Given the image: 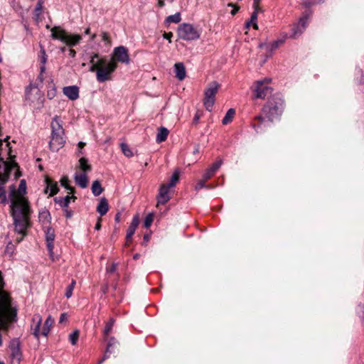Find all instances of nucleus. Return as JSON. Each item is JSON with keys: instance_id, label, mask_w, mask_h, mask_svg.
Instances as JSON below:
<instances>
[{"instance_id": "1", "label": "nucleus", "mask_w": 364, "mask_h": 364, "mask_svg": "<svg viewBox=\"0 0 364 364\" xmlns=\"http://www.w3.org/2000/svg\"><path fill=\"white\" fill-rule=\"evenodd\" d=\"M11 212L14 219L15 230L21 236L16 238L18 243L21 242L27 234V229L31 227L30 217L31 210L28 201L23 197L26 185L24 180L21 181L18 191L14 186H10Z\"/></svg>"}, {"instance_id": "2", "label": "nucleus", "mask_w": 364, "mask_h": 364, "mask_svg": "<svg viewBox=\"0 0 364 364\" xmlns=\"http://www.w3.org/2000/svg\"><path fill=\"white\" fill-rule=\"evenodd\" d=\"M90 71L96 73L98 82H104L111 79L112 73L115 70L117 64L114 60L107 62L105 58H100L97 53L91 56Z\"/></svg>"}, {"instance_id": "3", "label": "nucleus", "mask_w": 364, "mask_h": 364, "mask_svg": "<svg viewBox=\"0 0 364 364\" xmlns=\"http://www.w3.org/2000/svg\"><path fill=\"white\" fill-rule=\"evenodd\" d=\"M284 109V100L282 96L277 93L269 98L262 108V112L269 122H274L280 118Z\"/></svg>"}, {"instance_id": "4", "label": "nucleus", "mask_w": 364, "mask_h": 364, "mask_svg": "<svg viewBox=\"0 0 364 364\" xmlns=\"http://www.w3.org/2000/svg\"><path fill=\"white\" fill-rule=\"evenodd\" d=\"M51 129V139L49 145L52 151H57L63 146L65 141L64 139V129L57 117L53 119Z\"/></svg>"}, {"instance_id": "5", "label": "nucleus", "mask_w": 364, "mask_h": 364, "mask_svg": "<svg viewBox=\"0 0 364 364\" xmlns=\"http://www.w3.org/2000/svg\"><path fill=\"white\" fill-rule=\"evenodd\" d=\"M51 37L53 39L60 40L69 46H74L79 43L82 37L78 34H69L59 26L51 28Z\"/></svg>"}, {"instance_id": "6", "label": "nucleus", "mask_w": 364, "mask_h": 364, "mask_svg": "<svg viewBox=\"0 0 364 364\" xmlns=\"http://www.w3.org/2000/svg\"><path fill=\"white\" fill-rule=\"evenodd\" d=\"M219 87L220 85L217 82L213 81L208 84L204 91L203 105L209 112L212 111V108L215 100V95L217 94Z\"/></svg>"}, {"instance_id": "7", "label": "nucleus", "mask_w": 364, "mask_h": 364, "mask_svg": "<svg viewBox=\"0 0 364 364\" xmlns=\"http://www.w3.org/2000/svg\"><path fill=\"white\" fill-rule=\"evenodd\" d=\"M178 36L185 41H194L200 37V32L190 23H183L178 28Z\"/></svg>"}, {"instance_id": "8", "label": "nucleus", "mask_w": 364, "mask_h": 364, "mask_svg": "<svg viewBox=\"0 0 364 364\" xmlns=\"http://www.w3.org/2000/svg\"><path fill=\"white\" fill-rule=\"evenodd\" d=\"M270 81L271 79L265 78L255 82L254 88L255 98L264 99L268 94L272 92V88L267 85Z\"/></svg>"}, {"instance_id": "9", "label": "nucleus", "mask_w": 364, "mask_h": 364, "mask_svg": "<svg viewBox=\"0 0 364 364\" xmlns=\"http://www.w3.org/2000/svg\"><path fill=\"white\" fill-rule=\"evenodd\" d=\"M110 60H114V62H120L125 64H129L130 59L128 53V50L123 46L116 47L112 53V56Z\"/></svg>"}, {"instance_id": "10", "label": "nucleus", "mask_w": 364, "mask_h": 364, "mask_svg": "<svg viewBox=\"0 0 364 364\" xmlns=\"http://www.w3.org/2000/svg\"><path fill=\"white\" fill-rule=\"evenodd\" d=\"M9 348L11 350V364H20L21 353L20 350V343L16 339L10 342Z\"/></svg>"}, {"instance_id": "11", "label": "nucleus", "mask_w": 364, "mask_h": 364, "mask_svg": "<svg viewBox=\"0 0 364 364\" xmlns=\"http://www.w3.org/2000/svg\"><path fill=\"white\" fill-rule=\"evenodd\" d=\"M170 187L166 184H162L159 188V192L157 196V205L160 204H166L171 198L168 195Z\"/></svg>"}, {"instance_id": "12", "label": "nucleus", "mask_w": 364, "mask_h": 364, "mask_svg": "<svg viewBox=\"0 0 364 364\" xmlns=\"http://www.w3.org/2000/svg\"><path fill=\"white\" fill-rule=\"evenodd\" d=\"M307 23V17L304 16L299 19L298 23L294 25L292 28V33L290 37L293 38H296L297 36H300L306 28Z\"/></svg>"}, {"instance_id": "13", "label": "nucleus", "mask_w": 364, "mask_h": 364, "mask_svg": "<svg viewBox=\"0 0 364 364\" xmlns=\"http://www.w3.org/2000/svg\"><path fill=\"white\" fill-rule=\"evenodd\" d=\"M46 233V240L47 242V248L49 252L50 256L53 257V242L55 240V231L52 228L47 227L46 230L45 231Z\"/></svg>"}, {"instance_id": "14", "label": "nucleus", "mask_w": 364, "mask_h": 364, "mask_svg": "<svg viewBox=\"0 0 364 364\" xmlns=\"http://www.w3.org/2000/svg\"><path fill=\"white\" fill-rule=\"evenodd\" d=\"M139 217H138V215H136L133 218L132 221L127 231V235H126L127 245H128L129 242H131L132 237L133 235L134 234L135 230L139 225Z\"/></svg>"}, {"instance_id": "15", "label": "nucleus", "mask_w": 364, "mask_h": 364, "mask_svg": "<svg viewBox=\"0 0 364 364\" xmlns=\"http://www.w3.org/2000/svg\"><path fill=\"white\" fill-rule=\"evenodd\" d=\"M63 94L71 100L79 97V89L77 86H68L63 88Z\"/></svg>"}, {"instance_id": "16", "label": "nucleus", "mask_w": 364, "mask_h": 364, "mask_svg": "<svg viewBox=\"0 0 364 364\" xmlns=\"http://www.w3.org/2000/svg\"><path fill=\"white\" fill-rule=\"evenodd\" d=\"M174 72L176 74V77L178 80H183L185 79L186 76V71L185 65L183 63H176L174 65Z\"/></svg>"}, {"instance_id": "17", "label": "nucleus", "mask_w": 364, "mask_h": 364, "mask_svg": "<svg viewBox=\"0 0 364 364\" xmlns=\"http://www.w3.org/2000/svg\"><path fill=\"white\" fill-rule=\"evenodd\" d=\"M45 182L46 183V188L45 189L46 193H48V189H50L49 196H53L58 193L59 189L57 183L53 182L49 177L46 178Z\"/></svg>"}, {"instance_id": "18", "label": "nucleus", "mask_w": 364, "mask_h": 364, "mask_svg": "<svg viewBox=\"0 0 364 364\" xmlns=\"http://www.w3.org/2000/svg\"><path fill=\"white\" fill-rule=\"evenodd\" d=\"M39 222L45 227L50 224L51 217L50 213L46 209H42L38 213Z\"/></svg>"}, {"instance_id": "19", "label": "nucleus", "mask_w": 364, "mask_h": 364, "mask_svg": "<svg viewBox=\"0 0 364 364\" xmlns=\"http://www.w3.org/2000/svg\"><path fill=\"white\" fill-rule=\"evenodd\" d=\"M75 183L81 188H85L87 186L88 178L85 173H75L74 176Z\"/></svg>"}, {"instance_id": "20", "label": "nucleus", "mask_w": 364, "mask_h": 364, "mask_svg": "<svg viewBox=\"0 0 364 364\" xmlns=\"http://www.w3.org/2000/svg\"><path fill=\"white\" fill-rule=\"evenodd\" d=\"M169 131L164 127L159 128L156 141L157 143H161L166 140Z\"/></svg>"}, {"instance_id": "21", "label": "nucleus", "mask_w": 364, "mask_h": 364, "mask_svg": "<svg viewBox=\"0 0 364 364\" xmlns=\"http://www.w3.org/2000/svg\"><path fill=\"white\" fill-rule=\"evenodd\" d=\"M109 210L108 203L106 198H102L97 207V211L101 216L105 215Z\"/></svg>"}, {"instance_id": "22", "label": "nucleus", "mask_w": 364, "mask_h": 364, "mask_svg": "<svg viewBox=\"0 0 364 364\" xmlns=\"http://www.w3.org/2000/svg\"><path fill=\"white\" fill-rule=\"evenodd\" d=\"M71 199L75 200L76 199V197L74 196H67L65 198H55V203H59V205L61 207L66 208L68 206Z\"/></svg>"}, {"instance_id": "23", "label": "nucleus", "mask_w": 364, "mask_h": 364, "mask_svg": "<svg viewBox=\"0 0 364 364\" xmlns=\"http://www.w3.org/2000/svg\"><path fill=\"white\" fill-rule=\"evenodd\" d=\"M78 168L83 172L85 173L90 171L92 169L91 166L88 164V161L86 158L82 157L79 159Z\"/></svg>"}, {"instance_id": "24", "label": "nucleus", "mask_w": 364, "mask_h": 364, "mask_svg": "<svg viewBox=\"0 0 364 364\" xmlns=\"http://www.w3.org/2000/svg\"><path fill=\"white\" fill-rule=\"evenodd\" d=\"M284 43L283 40L276 41H274L271 45L267 44H260L259 48H265L267 50H269L272 52L273 50H276L280 45H282Z\"/></svg>"}, {"instance_id": "25", "label": "nucleus", "mask_w": 364, "mask_h": 364, "mask_svg": "<svg viewBox=\"0 0 364 364\" xmlns=\"http://www.w3.org/2000/svg\"><path fill=\"white\" fill-rule=\"evenodd\" d=\"M92 193L95 196H100L104 191L99 181H93L91 187Z\"/></svg>"}, {"instance_id": "26", "label": "nucleus", "mask_w": 364, "mask_h": 364, "mask_svg": "<svg viewBox=\"0 0 364 364\" xmlns=\"http://www.w3.org/2000/svg\"><path fill=\"white\" fill-rule=\"evenodd\" d=\"M259 11L254 10L251 15V18L249 21L246 23V27L249 28L251 25H252L253 28L256 30L258 29V26L257 24V13Z\"/></svg>"}, {"instance_id": "27", "label": "nucleus", "mask_w": 364, "mask_h": 364, "mask_svg": "<svg viewBox=\"0 0 364 364\" xmlns=\"http://www.w3.org/2000/svg\"><path fill=\"white\" fill-rule=\"evenodd\" d=\"M33 95H38V90L36 87H29L26 89V97L30 102H34L35 97L33 96Z\"/></svg>"}, {"instance_id": "28", "label": "nucleus", "mask_w": 364, "mask_h": 364, "mask_svg": "<svg viewBox=\"0 0 364 364\" xmlns=\"http://www.w3.org/2000/svg\"><path fill=\"white\" fill-rule=\"evenodd\" d=\"M235 114V111L234 109L231 108V109H228L225 116L223 119V121H222L223 124H228L230 123L234 117Z\"/></svg>"}, {"instance_id": "29", "label": "nucleus", "mask_w": 364, "mask_h": 364, "mask_svg": "<svg viewBox=\"0 0 364 364\" xmlns=\"http://www.w3.org/2000/svg\"><path fill=\"white\" fill-rule=\"evenodd\" d=\"M53 323V319L51 318V316H49L47 319L46 320L43 330H42V334L45 336H46L50 331V328L52 326Z\"/></svg>"}, {"instance_id": "30", "label": "nucleus", "mask_w": 364, "mask_h": 364, "mask_svg": "<svg viewBox=\"0 0 364 364\" xmlns=\"http://www.w3.org/2000/svg\"><path fill=\"white\" fill-rule=\"evenodd\" d=\"M179 174H180L179 171L176 170L171 178L169 183H168L166 185L168 186H169L170 188L174 187L175 185L176 184V183L179 180Z\"/></svg>"}, {"instance_id": "31", "label": "nucleus", "mask_w": 364, "mask_h": 364, "mask_svg": "<svg viewBox=\"0 0 364 364\" xmlns=\"http://www.w3.org/2000/svg\"><path fill=\"white\" fill-rule=\"evenodd\" d=\"M68 182L69 180L66 176L63 177L60 180L61 185L67 190L70 191L69 193L73 194L75 193V189L73 187L69 186Z\"/></svg>"}, {"instance_id": "32", "label": "nucleus", "mask_w": 364, "mask_h": 364, "mask_svg": "<svg viewBox=\"0 0 364 364\" xmlns=\"http://www.w3.org/2000/svg\"><path fill=\"white\" fill-rule=\"evenodd\" d=\"M181 14L180 13H176L173 15H171V16H168L166 19V21L167 23H179L181 21Z\"/></svg>"}, {"instance_id": "33", "label": "nucleus", "mask_w": 364, "mask_h": 364, "mask_svg": "<svg viewBox=\"0 0 364 364\" xmlns=\"http://www.w3.org/2000/svg\"><path fill=\"white\" fill-rule=\"evenodd\" d=\"M120 146H121L122 151L126 156L131 157L133 156V153L127 144H126L124 143H122Z\"/></svg>"}, {"instance_id": "34", "label": "nucleus", "mask_w": 364, "mask_h": 364, "mask_svg": "<svg viewBox=\"0 0 364 364\" xmlns=\"http://www.w3.org/2000/svg\"><path fill=\"white\" fill-rule=\"evenodd\" d=\"M80 332L78 330L75 331L69 336V341L72 345H75L79 338Z\"/></svg>"}, {"instance_id": "35", "label": "nucleus", "mask_w": 364, "mask_h": 364, "mask_svg": "<svg viewBox=\"0 0 364 364\" xmlns=\"http://www.w3.org/2000/svg\"><path fill=\"white\" fill-rule=\"evenodd\" d=\"M43 0H38L36 6L35 8V16L36 18H38L41 14L42 10H43Z\"/></svg>"}, {"instance_id": "36", "label": "nucleus", "mask_w": 364, "mask_h": 364, "mask_svg": "<svg viewBox=\"0 0 364 364\" xmlns=\"http://www.w3.org/2000/svg\"><path fill=\"white\" fill-rule=\"evenodd\" d=\"M75 281L74 279H73L71 283L68 285V287L66 289L65 295L68 299L72 296L73 291L75 288Z\"/></svg>"}, {"instance_id": "37", "label": "nucleus", "mask_w": 364, "mask_h": 364, "mask_svg": "<svg viewBox=\"0 0 364 364\" xmlns=\"http://www.w3.org/2000/svg\"><path fill=\"white\" fill-rule=\"evenodd\" d=\"M222 164L223 160L219 159L214 164H213V165L209 168V169L215 174V172L220 168Z\"/></svg>"}, {"instance_id": "38", "label": "nucleus", "mask_w": 364, "mask_h": 364, "mask_svg": "<svg viewBox=\"0 0 364 364\" xmlns=\"http://www.w3.org/2000/svg\"><path fill=\"white\" fill-rule=\"evenodd\" d=\"M153 220H154L153 213L148 214L144 219V226L146 228H149L151 226V225L152 224Z\"/></svg>"}, {"instance_id": "39", "label": "nucleus", "mask_w": 364, "mask_h": 364, "mask_svg": "<svg viewBox=\"0 0 364 364\" xmlns=\"http://www.w3.org/2000/svg\"><path fill=\"white\" fill-rule=\"evenodd\" d=\"M114 323V318H110L109 321L107 323L105 328L104 330V333L106 336H108V334L110 333Z\"/></svg>"}, {"instance_id": "40", "label": "nucleus", "mask_w": 364, "mask_h": 364, "mask_svg": "<svg viewBox=\"0 0 364 364\" xmlns=\"http://www.w3.org/2000/svg\"><path fill=\"white\" fill-rule=\"evenodd\" d=\"M255 120L258 121V124H253L252 127L258 132L259 129L261 127V124L264 121V118L262 116L259 115L255 117Z\"/></svg>"}, {"instance_id": "41", "label": "nucleus", "mask_w": 364, "mask_h": 364, "mask_svg": "<svg viewBox=\"0 0 364 364\" xmlns=\"http://www.w3.org/2000/svg\"><path fill=\"white\" fill-rule=\"evenodd\" d=\"M117 344V341L115 340L114 338H110L109 341H108V344H107V350H106V354L107 353H112V347Z\"/></svg>"}, {"instance_id": "42", "label": "nucleus", "mask_w": 364, "mask_h": 364, "mask_svg": "<svg viewBox=\"0 0 364 364\" xmlns=\"http://www.w3.org/2000/svg\"><path fill=\"white\" fill-rule=\"evenodd\" d=\"M40 53H41V55H40L41 63L46 65V61H47V55H46V51L43 47H41Z\"/></svg>"}, {"instance_id": "43", "label": "nucleus", "mask_w": 364, "mask_h": 364, "mask_svg": "<svg viewBox=\"0 0 364 364\" xmlns=\"http://www.w3.org/2000/svg\"><path fill=\"white\" fill-rule=\"evenodd\" d=\"M214 173L208 168L203 173L202 178H204V181H208L213 176Z\"/></svg>"}, {"instance_id": "44", "label": "nucleus", "mask_w": 364, "mask_h": 364, "mask_svg": "<svg viewBox=\"0 0 364 364\" xmlns=\"http://www.w3.org/2000/svg\"><path fill=\"white\" fill-rule=\"evenodd\" d=\"M102 39L107 45H111V40L107 33L103 32L102 33Z\"/></svg>"}, {"instance_id": "45", "label": "nucleus", "mask_w": 364, "mask_h": 364, "mask_svg": "<svg viewBox=\"0 0 364 364\" xmlns=\"http://www.w3.org/2000/svg\"><path fill=\"white\" fill-rule=\"evenodd\" d=\"M37 318H38V321H37L36 327L34 330V335L36 337H38L39 328H40V326L41 323V317L40 316H38Z\"/></svg>"}, {"instance_id": "46", "label": "nucleus", "mask_w": 364, "mask_h": 364, "mask_svg": "<svg viewBox=\"0 0 364 364\" xmlns=\"http://www.w3.org/2000/svg\"><path fill=\"white\" fill-rule=\"evenodd\" d=\"M206 181H204V178H201V179L198 182V183L196 185V187H195V188H196V190H199V189H201V188H204V187H206V186H205V182H206Z\"/></svg>"}, {"instance_id": "47", "label": "nucleus", "mask_w": 364, "mask_h": 364, "mask_svg": "<svg viewBox=\"0 0 364 364\" xmlns=\"http://www.w3.org/2000/svg\"><path fill=\"white\" fill-rule=\"evenodd\" d=\"M323 0H306L304 2V4L306 6H310L313 4H318V3H320Z\"/></svg>"}, {"instance_id": "48", "label": "nucleus", "mask_w": 364, "mask_h": 364, "mask_svg": "<svg viewBox=\"0 0 364 364\" xmlns=\"http://www.w3.org/2000/svg\"><path fill=\"white\" fill-rule=\"evenodd\" d=\"M228 6L233 7V9H232V10L231 11V12H230V13H231V14H232V15H233V16H234V15H235V14H237V12L238 11V10H239V9H240V7H239V6H237L235 5V4H232V3H230V4H228Z\"/></svg>"}, {"instance_id": "49", "label": "nucleus", "mask_w": 364, "mask_h": 364, "mask_svg": "<svg viewBox=\"0 0 364 364\" xmlns=\"http://www.w3.org/2000/svg\"><path fill=\"white\" fill-rule=\"evenodd\" d=\"M9 136H7V137L4 139V141H6V146L8 148V154H9V158H10V159H12L13 156H11V146H10V143H9V141H8V140H9ZM14 157H15V156H14Z\"/></svg>"}, {"instance_id": "50", "label": "nucleus", "mask_w": 364, "mask_h": 364, "mask_svg": "<svg viewBox=\"0 0 364 364\" xmlns=\"http://www.w3.org/2000/svg\"><path fill=\"white\" fill-rule=\"evenodd\" d=\"M117 270V264L113 263L109 267L107 268V272L109 273H113Z\"/></svg>"}, {"instance_id": "51", "label": "nucleus", "mask_w": 364, "mask_h": 364, "mask_svg": "<svg viewBox=\"0 0 364 364\" xmlns=\"http://www.w3.org/2000/svg\"><path fill=\"white\" fill-rule=\"evenodd\" d=\"M200 117H201L200 113L199 112H197L193 117V123L195 124H198Z\"/></svg>"}, {"instance_id": "52", "label": "nucleus", "mask_w": 364, "mask_h": 364, "mask_svg": "<svg viewBox=\"0 0 364 364\" xmlns=\"http://www.w3.org/2000/svg\"><path fill=\"white\" fill-rule=\"evenodd\" d=\"M68 320V315L65 313H63L60 315L59 323H63Z\"/></svg>"}, {"instance_id": "53", "label": "nucleus", "mask_w": 364, "mask_h": 364, "mask_svg": "<svg viewBox=\"0 0 364 364\" xmlns=\"http://www.w3.org/2000/svg\"><path fill=\"white\" fill-rule=\"evenodd\" d=\"M173 36V33L171 32H168V33H164L163 34V37L167 40H168L169 43L171 42V38Z\"/></svg>"}, {"instance_id": "54", "label": "nucleus", "mask_w": 364, "mask_h": 364, "mask_svg": "<svg viewBox=\"0 0 364 364\" xmlns=\"http://www.w3.org/2000/svg\"><path fill=\"white\" fill-rule=\"evenodd\" d=\"M260 1H261V0H254V2H253L254 10H257V11L260 10V8H259Z\"/></svg>"}, {"instance_id": "55", "label": "nucleus", "mask_w": 364, "mask_h": 364, "mask_svg": "<svg viewBox=\"0 0 364 364\" xmlns=\"http://www.w3.org/2000/svg\"><path fill=\"white\" fill-rule=\"evenodd\" d=\"M6 181H5L4 182H3L2 181H0V182L1 183L0 184V198L4 195V184L6 183Z\"/></svg>"}, {"instance_id": "56", "label": "nucleus", "mask_w": 364, "mask_h": 364, "mask_svg": "<svg viewBox=\"0 0 364 364\" xmlns=\"http://www.w3.org/2000/svg\"><path fill=\"white\" fill-rule=\"evenodd\" d=\"M64 212H65V215L67 218H70L72 217L73 215V212L70 210H68V209H65L64 210Z\"/></svg>"}, {"instance_id": "57", "label": "nucleus", "mask_w": 364, "mask_h": 364, "mask_svg": "<svg viewBox=\"0 0 364 364\" xmlns=\"http://www.w3.org/2000/svg\"><path fill=\"white\" fill-rule=\"evenodd\" d=\"M12 251H13V245H12V243H11V242H10V243H9V244H8V245H7V247H6V252L11 253V252H12Z\"/></svg>"}, {"instance_id": "58", "label": "nucleus", "mask_w": 364, "mask_h": 364, "mask_svg": "<svg viewBox=\"0 0 364 364\" xmlns=\"http://www.w3.org/2000/svg\"><path fill=\"white\" fill-rule=\"evenodd\" d=\"M95 228L97 230H99L101 228V219L100 218L98 219Z\"/></svg>"}, {"instance_id": "59", "label": "nucleus", "mask_w": 364, "mask_h": 364, "mask_svg": "<svg viewBox=\"0 0 364 364\" xmlns=\"http://www.w3.org/2000/svg\"><path fill=\"white\" fill-rule=\"evenodd\" d=\"M69 55L72 58H74L75 56L76 52L73 49H69Z\"/></svg>"}, {"instance_id": "60", "label": "nucleus", "mask_w": 364, "mask_h": 364, "mask_svg": "<svg viewBox=\"0 0 364 364\" xmlns=\"http://www.w3.org/2000/svg\"><path fill=\"white\" fill-rule=\"evenodd\" d=\"M164 1L163 0H159L158 1V5L160 6V7H163L164 6Z\"/></svg>"}, {"instance_id": "61", "label": "nucleus", "mask_w": 364, "mask_h": 364, "mask_svg": "<svg viewBox=\"0 0 364 364\" xmlns=\"http://www.w3.org/2000/svg\"><path fill=\"white\" fill-rule=\"evenodd\" d=\"M77 146L80 149H82L85 146V143L80 141L78 143Z\"/></svg>"}, {"instance_id": "62", "label": "nucleus", "mask_w": 364, "mask_h": 364, "mask_svg": "<svg viewBox=\"0 0 364 364\" xmlns=\"http://www.w3.org/2000/svg\"><path fill=\"white\" fill-rule=\"evenodd\" d=\"M107 355L105 354V356L99 361L98 364H102L105 360L107 358Z\"/></svg>"}, {"instance_id": "63", "label": "nucleus", "mask_w": 364, "mask_h": 364, "mask_svg": "<svg viewBox=\"0 0 364 364\" xmlns=\"http://www.w3.org/2000/svg\"><path fill=\"white\" fill-rule=\"evenodd\" d=\"M119 220H120V214H119V213H117V214H116V215H115V220H116V221H117V222H119Z\"/></svg>"}, {"instance_id": "64", "label": "nucleus", "mask_w": 364, "mask_h": 364, "mask_svg": "<svg viewBox=\"0 0 364 364\" xmlns=\"http://www.w3.org/2000/svg\"><path fill=\"white\" fill-rule=\"evenodd\" d=\"M45 70H46V66H45V65L41 64V73L44 72V71H45Z\"/></svg>"}]
</instances>
